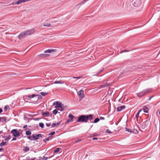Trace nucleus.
Returning <instances> with one entry per match:
<instances>
[{"label":"nucleus","instance_id":"nucleus-48","mask_svg":"<svg viewBox=\"0 0 160 160\" xmlns=\"http://www.w3.org/2000/svg\"><path fill=\"white\" fill-rule=\"evenodd\" d=\"M82 77V76H80V77H73V78L79 79L81 78Z\"/></svg>","mask_w":160,"mask_h":160},{"label":"nucleus","instance_id":"nucleus-39","mask_svg":"<svg viewBox=\"0 0 160 160\" xmlns=\"http://www.w3.org/2000/svg\"><path fill=\"white\" fill-rule=\"evenodd\" d=\"M27 138L30 140L31 141H33V139L32 138V137L30 136H29L27 137Z\"/></svg>","mask_w":160,"mask_h":160},{"label":"nucleus","instance_id":"nucleus-64","mask_svg":"<svg viewBox=\"0 0 160 160\" xmlns=\"http://www.w3.org/2000/svg\"><path fill=\"white\" fill-rule=\"evenodd\" d=\"M39 158L43 159V158H42L41 157H40Z\"/></svg>","mask_w":160,"mask_h":160},{"label":"nucleus","instance_id":"nucleus-57","mask_svg":"<svg viewBox=\"0 0 160 160\" xmlns=\"http://www.w3.org/2000/svg\"><path fill=\"white\" fill-rule=\"evenodd\" d=\"M2 112V110L1 108H0V113H1Z\"/></svg>","mask_w":160,"mask_h":160},{"label":"nucleus","instance_id":"nucleus-60","mask_svg":"<svg viewBox=\"0 0 160 160\" xmlns=\"http://www.w3.org/2000/svg\"><path fill=\"white\" fill-rule=\"evenodd\" d=\"M2 117H0V122H2Z\"/></svg>","mask_w":160,"mask_h":160},{"label":"nucleus","instance_id":"nucleus-53","mask_svg":"<svg viewBox=\"0 0 160 160\" xmlns=\"http://www.w3.org/2000/svg\"><path fill=\"white\" fill-rule=\"evenodd\" d=\"M98 138H94L92 139L93 140H98Z\"/></svg>","mask_w":160,"mask_h":160},{"label":"nucleus","instance_id":"nucleus-27","mask_svg":"<svg viewBox=\"0 0 160 160\" xmlns=\"http://www.w3.org/2000/svg\"><path fill=\"white\" fill-rule=\"evenodd\" d=\"M68 117L69 118H70L72 120H73V118H75V117H74L73 115L71 113L69 114Z\"/></svg>","mask_w":160,"mask_h":160},{"label":"nucleus","instance_id":"nucleus-15","mask_svg":"<svg viewBox=\"0 0 160 160\" xmlns=\"http://www.w3.org/2000/svg\"><path fill=\"white\" fill-rule=\"evenodd\" d=\"M148 122L147 120L145 121L144 122L142 123V128H146L147 126V123Z\"/></svg>","mask_w":160,"mask_h":160},{"label":"nucleus","instance_id":"nucleus-24","mask_svg":"<svg viewBox=\"0 0 160 160\" xmlns=\"http://www.w3.org/2000/svg\"><path fill=\"white\" fill-rule=\"evenodd\" d=\"M64 83V82H61V81H55L54 82V84H62Z\"/></svg>","mask_w":160,"mask_h":160},{"label":"nucleus","instance_id":"nucleus-49","mask_svg":"<svg viewBox=\"0 0 160 160\" xmlns=\"http://www.w3.org/2000/svg\"><path fill=\"white\" fill-rule=\"evenodd\" d=\"M104 69V68H102L101 70H100L99 71H98V72L97 73V74H99V73H100Z\"/></svg>","mask_w":160,"mask_h":160},{"label":"nucleus","instance_id":"nucleus-13","mask_svg":"<svg viewBox=\"0 0 160 160\" xmlns=\"http://www.w3.org/2000/svg\"><path fill=\"white\" fill-rule=\"evenodd\" d=\"M110 85V84L108 83L107 82H106L105 83L102 84L99 86V88H105L106 87H108Z\"/></svg>","mask_w":160,"mask_h":160},{"label":"nucleus","instance_id":"nucleus-8","mask_svg":"<svg viewBox=\"0 0 160 160\" xmlns=\"http://www.w3.org/2000/svg\"><path fill=\"white\" fill-rule=\"evenodd\" d=\"M35 32V30L33 29H29L25 31V32L26 35L27 36L31 35L32 34L34 33Z\"/></svg>","mask_w":160,"mask_h":160},{"label":"nucleus","instance_id":"nucleus-32","mask_svg":"<svg viewBox=\"0 0 160 160\" xmlns=\"http://www.w3.org/2000/svg\"><path fill=\"white\" fill-rule=\"evenodd\" d=\"M142 110H139L138 111V112L135 115V117L136 118H138L139 114L140 112Z\"/></svg>","mask_w":160,"mask_h":160},{"label":"nucleus","instance_id":"nucleus-58","mask_svg":"<svg viewBox=\"0 0 160 160\" xmlns=\"http://www.w3.org/2000/svg\"><path fill=\"white\" fill-rule=\"evenodd\" d=\"M127 52V50H124L122 51L121 52L122 53V52Z\"/></svg>","mask_w":160,"mask_h":160},{"label":"nucleus","instance_id":"nucleus-18","mask_svg":"<svg viewBox=\"0 0 160 160\" xmlns=\"http://www.w3.org/2000/svg\"><path fill=\"white\" fill-rule=\"evenodd\" d=\"M61 123V121L58 122L57 123H53L52 125L51 128H53L59 125Z\"/></svg>","mask_w":160,"mask_h":160},{"label":"nucleus","instance_id":"nucleus-41","mask_svg":"<svg viewBox=\"0 0 160 160\" xmlns=\"http://www.w3.org/2000/svg\"><path fill=\"white\" fill-rule=\"evenodd\" d=\"M73 121V120H72L71 119H68L66 122L67 123H68L70 122H72Z\"/></svg>","mask_w":160,"mask_h":160},{"label":"nucleus","instance_id":"nucleus-7","mask_svg":"<svg viewBox=\"0 0 160 160\" xmlns=\"http://www.w3.org/2000/svg\"><path fill=\"white\" fill-rule=\"evenodd\" d=\"M35 32V30L33 29H29L25 31V32L26 35L27 36L31 35L32 34L34 33Z\"/></svg>","mask_w":160,"mask_h":160},{"label":"nucleus","instance_id":"nucleus-45","mask_svg":"<svg viewBox=\"0 0 160 160\" xmlns=\"http://www.w3.org/2000/svg\"><path fill=\"white\" fill-rule=\"evenodd\" d=\"M60 108V109H58V110L60 111L61 112H62V111H63L64 110V108L63 107H62V108Z\"/></svg>","mask_w":160,"mask_h":160},{"label":"nucleus","instance_id":"nucleus-44","mask_svg":"<svg viewBox=\"0 0 160 160\" xmlns=\"http://www.w3.org/2000/svg\"><path fill=\"white\" fill-rule=\"evenodd\" d=\"M52 157H46L45 156H43V159H45V160H46L47 159H48V158H51Z\"/></svg>","mask_w":160,"mask_h":160},{"label":"nucleus","instance_id":"nucleus-33","mask_svg":"<svg viewBox=\"0 0 160 160\" xmlns=\"http://www.w3.org/2000/svg\"><path fill=\"white\" fill-rule=\"evenodd\" d=\"M53 112V114L55 115H56L57 114L58 112V110L57 109H55L53 110L52 111Z\"/></svg>","mask_w":160,"mask_h":160},{"label":"nucleus","instance_id":"nucleus-51","mask_svg":"<svg viewBox=\"0 0 160 160\" xmlns=\"http://www.w3.org/2000/svg\"><path fill=\"white\" fill-rule=\"evenodd\" d=\"M40 118H34V120H36V121H38L40 119Z\"/></svg>","mask_w":160,"mask_h":160},{"label":"nucleus","instance_id":"nucleus-21","mask_svg":"<svg viewBox=\"0 0 160 160\" xmlns=\"http://www.w3.org/2000/svg\"><path fill=\"white\" fill-rule=\"evenodd\" d=\"M144 112L147 113L148 112V108L146 107H144L142 109Z\"/></svg>","mask_w":160,"mask_h":160},{"label":"nucleus","instance_id":"nucleus-12","mask_svg":"<svg viewBox=\"0 0 160 160\" xmlns=\"http://www.w3.org/2000/svg\"><path fill=\"white\" fill-rule=\"evenodd\" d=\"M78 95L80 96V97L82 98H83L84 97V91L83 90H79L78 92Z\"/></svg>","mask_w":160,"mask_h":160},{"label":"nucleus","instance_id":"nucleus-31","mask_svg":"<svg viewBox=\"0 0 160 160\" xmlns=\"http://www.w3.org/2000/svg\"><path fill=\"white\" fill-rule=\"evenodd\" d=\"M6 142H4L3 141L0 143V146L1 147H2L4 146L6 144Z\"/></svg>","mask_w":160,"mask_h":160},{"label":"nucleus","instance_id":"nucleus-14","mask_svg":"<svg viewBox=\"0 0 160 160\" xmlns=\"http://www.w3.org/2000/svg\"><path fill=\"white\" fill-rule=\"evenodd\" d=\"M125 108L126 106L124 105L119 106L117 108V110L118 112H120L122 109H124Z\"/></svg>","mask_w":160,"mask_h":160},{"label":"nucleus","instance_id":"nucleus-56","mask_svg":"<svg viewBox=\"0 0 160 160\" xmlns=\"http://www.w3.org/2000/svg\"><path fill=\"white\" fill-rule=\"evenodd\" d=\"M153 96H151L150 98H149V99L148 100H150L153 97Z\"/></svg>","mask_w":160,"mask_h":160},{"label":"nucleus","instance_id":"nucleus-16","mask_svg":"<svg viewBox=\"0 0 160 160\" xmlns=\"http://www.w3.org/2000/svg\"><path fill=\"white\" fill-rule=\"evenodd\" d=\"M2 138L5 139V141H8L11 139V136L10 135H8V137L5 136H2Z\"/></svg>","mask_w":160,"mask_h":160},{"label":"nucleus","instance_id":"nucleus-22","mask_svg":"<svg viewBox=\"0 0 160 160\" xmlns=\"http://www.w3.org/2000/svg\"><path fill=\"white\" fill-rule=\"evenodd\" d=\"M32 137L33 138L32 139H33V140H38L37 136H36V134H33L32 135Z\"/></svg>","mask_w":160,"mask_h":160},{"label":"nucleus","instance_id":"nucleus-17","mask_svg":"<svg viewBox=\"0 0 160 160\" xmlns=\"http://www.w3.org/2000/svg\"><path fill=\"white\" fill-rule=\"evenodd\" d=\"M56 51V49H48V50H46L44 52V53H51L52 52H54Z\"/></svg>","mask_w":160,"mask_h":160},{"label":"nucleus","instance_id":"nucleus-1","mask_svg":"<svg viewBox=\"0 0 160 160\" xmlns=\"http://www.w3.org/2000/svg\"><path fill=\"white\" fill-rule=\"evenodd\" d=\"M152 88H149L144 89L142 91L136 93L137 95L140 98L142 97L147 93H149L152 91Z\"/></svg>","mask_w":160,"mask_h":160},{"label":"nucleus","instance_id":"nucleus-29","mask_svg":"<svg viewBox=\"0 0 160 160\" xmlns=\"http://www.w3.org/2000/svg\"><path fill=\"white\" fill-rule=\"evenodd\" d=\"M61 149L60 148H57L54 150V153H57V152H58Z\"/></svg>","mask_w":160,"mask_h":160},{"label":"nucleus","instance_id":"nucleus-47","mask_svg":"<svg viewBox=\"0 0 160 160\" xmlns=\"http://www.w3.org/2000/svg\"><path fill=\"white\" fill-rule=\"evenodd\" d=\"M51 123H46V124L47 127H49L51 125Z\"/></svg>","mask_w":160,"mask_h":160},{"label":"nucleus","instance_id":"nucleus-11","mask_svg":"<svg viewBox=\"0 0 160 160\" xmlns=\"http://www.w3.org/2000/svg\"><path fill=\"white\" fill-rule=\"evenodd\" d=\"M27 35H26V33L24 31L20 33L18 36V38L19 39H22L24 38Z\"/></svg>","mask_w":160,"mask_h":160},{"label":"nucleus","instance_id":"nucleus-5","mask_svg":"<svg viewBox=\"0 0 160 160\" xmlns=\"http://www.w3.org/2000/svg\"><path fill=\"white\" fill-rule=\"evenodd\" d=\"M77 122H86L85 115H82L79 117Z\"/></svg>","mask_w":160,"mask_h":160},{"label":"nucleus","instance_id":"nucleus-19","mask_svg":"<svg viewBox=\"0 0 160 160\" xmlns=\"http://www.w3.org/2000/svg\"><path fill=\"white\" fill-rule=\"evenodd\" d=\"M42 114L43 117H48L49 114V112H42Z\"/></svg>","mask_w":160,"mask_h":160},{"label":"nucleus","instance_id":"nucleus-36","mask_svg":"<svg viewBox=\"0 0 160 160\" xmlns=\"http://www.w3.org/2000/svg\"><path fill=\"white\" fill-rule=\"evenodd\" d=\"M39 126L42 128L44 127V124L42 122L39 123Z\"/></svg>","mask_w":160,"mask_h":160},{"label":"nucleus","instance_id":"nucleus-63","mask_svg":"<svg viewBox=\"0 0 160 160\" xmlns=\"http://www.w3.org/2000/svg\"><path fill=\"white\" fill-rule=\"evenodd\" d=\"M133 130H134V131H137V132H138V131H137V129H133Z\"/></svg>","mask_w":160,"mask_h":160},{"label":"nucleus","instance_id":"nucleus-37","mask_svg":"<svg viewBox=\"0 0 160 160\" xmlns=\"http://www.w3.org/2000/svg\"><path fill=\"white\" fill-rule=\"evenodd\" d=\"M51 26V24L50 23H48L47 24L43 25V26L47 27H50Z\"/></svg>","mask_w":160,"mask_h":160},{"label":"nucleus","instance_id":"nucleus-30","mask_svg":"<svg viewBox=\"0 0 160 160\" xmlns=\"http://www.w3.org/2000/svg\"><path fill=\"white\" fill-rule=\"evenodd\" d=\"M32 132L30 131H27L26 132V134L27 135H30L31 134Z\"/></svg>","mask_w":160,"mask_h":160},{"label":"nucleus","instance_id":"nucleus-52","mask_svg":"<svg viewBox=\"0 0 160 160\" xmlns=\"http://www.w3.org/2000/svg\"><path fill=\"white\" fill-rule=\"evenodd\" d=\"M4 150V149L2 148H0V152L3 151Z\"/></svg>","mask_w":160,"mask_h":160},{"label":"nucleus","instance_id":"nucleus-34","mask_svg":"<svg viewBox=\"0 0 160 160\" xmlns=\"http://www.w3.org/2000/svg\"><path fill=\"white\" fill-rule=\"evenodd\" d=\"M89 0H84L82 1L80 4V5H81L82 4H84L86 2L88 1Z\"/></svg>","mask_w":160,"mask_h":160},{"label":"nucleus","instance_id":"nucleus-3","mask_svg":"<svg viewBox=\"0 0 160 160\" xmlns=\"http://www.w3.org/2000/svg\"><path fill=\"white\" fill-rule=\"evenodd\" d=\"M142 3L141 0H132L131 2V4L135 7H138L140 6Z\"/></svg>","mask_w":160,"mask_h":160},{"label":"nucleus","instance_id":"nucleus-59","mask_svg":"<svg viewBox=\"0 0 160 160\" xmlns=\"http://www.w3.org/2000/svg\"><path fill=\"white\" fill-rule=\"evenodd\" d=\"M27 125H24L23 127V128H25L27 127Z\"/></svg>","mask_w":160,"mask_h":160},{"label":"nucleus","instance_id":"nucleus-35","mask_svg":"<svg viewBox=\"0 0 160 160\" xmlns=\"http://www.w3.org/2000/svg\"><path fill=\"white\" fill-rule=\"evenodd\" d=\"M40 94H41V95L42 96H44L46 95H47L48 94V93L45 92H41L40 93Z\"/></svg>","mask_w":160,"mask_h":160},{"label":"nucleus","instance_id":"nucleus-4","mask_svg":"<svg viewBox=\"0 0 160 160\" xmlns=\"http://www.w3.org/2000/svg\"><path fill=\"white\" fill-rule=\"evenodd\" d=\"M11 133L15 138L19 137L20 135L19 132L17 129L12 130L11 131Z\"/></svg>","mask_w":160,"mask_h":160},{"label":"nucleus","instance_id":"nucleus-25","mask_svg":"<svg viewBox=\"0 0 160 160\" xmlns=\"http://www.w3.org/2000/svg\"><path fill=\"white\" fill-rule=\"evenodd\" d=\"M125 131H127V132H130L131 133H132L133 132L132 130L130 129H128L127 128V127H125Z\"/></svg>","mask_w":160,"mask_h":160},{"label":"nucleus","instance_id":"nucleus-46","mask_svg":"<svg viewBox=\"0 0 160 160\" xmlns=\"http://www.w3.org/2000/svg\"><path fill=\"white\" fill-rule=\"evenodd\" d=\"M55 132L53 131L52 132H51V133L49 134V135H53L55 133Z\"/></svg>","mask_w":160,"mask_h":160},{"label":"nucleus","instance_id":"nucleus-43","mask_svg":"<svg viewBox=\"0 0 160 160\" xmlns=\"http://www.w3.org/2000/svg\"><path fill=\"white\" fill-rule=\"evenodd\" d=\"M29 148L28 147H26L25 148V149H24V150L25 151H28L29 150Z\"/></svg>","mask_w":160,"mask_h":160},{"label":"nucleus","instance_id":"nucleus-26","mask_svg":"<svg viewBox=\"0 0 160 160\" xmlns=\"http://www.w3.org/2000/svg\"><path fill=\"white\" fill-rule=\"evenodd\" d=\"M51 138V136H49V137H48V138H46L45 139H43V141L44 142V143H46V142H47V141H48L49 140V138Z\"/></svg>","mask_w":160,"mask_h":160},{"label":"nucleus","instance_id":"nucleus-9","mask_svg":"<svg viewBox=\"0 0 160 160\" xmlns=\"http://www.w3.org/2000/svg\"><path fill=\"white\" fill-rule=\"evenodd\" d=\"M93 115L91 114L85 115L86 122H87L89 120H91L93 119Z\"/></svg>","mask_w":160,"mask_h":160},{"label":"nucleus","instance_id":"nucleus-55","mask_svg":"<svg viewBox=\"0 0 160 160\" xmlns=\"http://www.w3.org/2000/svg\"><path fill=\"white\" fill-rule=\"evenodd\" d=\"M36 159V158H34L30 159V160H35Z\"/></svg>","mask_w":160,"mask_h":160},{"label":"nucleus","instance_id":"nucleus-10","mask_svg":"<svg viewBox=\"0 0 160 160\" xmlns=\"http://www.w3.org/2000/svg\"><path fill=\"white\" fill-rule=\"evenodd\" d=\"M50 55L48 54H41L38 55L37 56L38 58H43L49 56Z\"/></svg>","mask_w":160,"mask_h":160},{"label":"nucleus","instance_id":"nucleus-20","mask_svg":"<svg viewBox=\"0 0 160 160\" xmlns=\"http://www.w3.org/2000/svg\"><path fill=\"white\" fill-rule=\"evenodd\" d=\"M36 134V136H37L38 139H39V138H44L45 137L44 135L42 134Z\"/></svg>","mask_w":160,"mask_h":160},{"label":"nucleus","instance_id":"nucleus-40","mask_svg":"<svg viewBox=\"0 0 160 160\" xmlns=\"http://www.w3.org/2000/svg\"><path fill=\"white\" fill-rule=\"evenodd\" d=\"M81 141H82L81 139H77L76 140H75V142L76 143H78V142H81Z\"/></svg>","mask_w":160,"mask_h":160},{"label":"nucleus","instance_id":"nucleus-54","mask_svg":"<svg viewBox=\"0 0 160 160\" xmlns=\"http://www.w3.org/2000/svg\"><path fill=\"white\" fill-rule=\"evenodd\" d=\"M17 140L16 138H13V139H12V140H11V141H15V140Z\"/></svg>","mask_w":160,"mask_h":160},{"label":"nucleus","instance_id":"nucleus-50","mask_svg":"<svg viewBox=\"0 0 160 160\" xmlns=\"http://www.w3.org/2000/svg\"><path fill=\"white\" fill-rule=\"evenodd\" d=\"M99 119L101 120H104L105 119V118L104 117H100V118Z\"/></svg>","mask_w":160,"mask_h":160},{"label":"nucleus","instance_id":"nucleus-62","mask_svg":"<svg viewBox=\"0 0 160 160\" xmlns=\"http://www.w3.org/2000/svg\"><path fill=\"white\" fill-rule=\"evenodd\" d=\"M26 160H30V159L29 158H26Z\"/></svg>","mask_w":160,"mask_h":160},{"label":"nucleus","instance_id":"nucleus-2","mask_svg":"<svg viewBox=\"0 0 160 160\" xmlns=\"http://www.w3.org/2000/svg\"><path fill=\"white\" fill-rule=\"evenodd\" d=\"M25 99H27L28 100L30 99L35 98L36 99V101H38L39 99H42V96L40 95L36 94H33L31 95H26L24 96Z\"/></svg>","mask_w":160,"mask_h":160},{"label":"nucleus","instance_id":"nucleus-28","mask_svg":"<svg viewBox=\"0 0 160 160\" xmlns=\"http://www.w3.org/2000/svg\"><path fill=\"white\" fill-rule=\"evenodd\" d=\"M99 120L100 119L98 118H97L94 119L93 122L94 123H96L98 122Z\"/></svg>","mask_w":160,"mask_h":160},{"label":"nucleus","instance_id":"nucleus-38","mask_svg":"<svg viewBox=\"0 0 160 160\" xmlns=\"http://www.w3.org/2000/svg\"><path fill=\"white\" fill-rule=\"evenodd\" d=\"M9 108V106L8 105H6L4 108V109L5 110V111H6Z\"/></svg>","mask_w":160,"mask_h":160},{"label":"nucleus","instance_id":"nucleus-42","mask_svg":"<svg viewBox=\"0 0 160 160\" xmlns=\"http://www.w3.org/2000/svg\"><path fill=\"white\" fill-rule=\"evenodd\" d=\"M106 132L107 133H111L112 132L108 129H107L106 130Z\"/></svg>","mask_w":160,"mask_h":160},{"label":"nucleus","instance_id":"nucleus-23","mask_svg":"<svg viewBox=\"0 0 160 160\" xmlns=\"http://www.w3.org/2000/svg\"><path fill=\"white\" fill-rule=\"evenodd\" d=\"M2 122H7V117H2Z\"/></svg>","mask_w":160,"mask_h":160},{"label":"nucleus","instance_id":"nucleus-6","mask_svg":"<svg viewBox=\"0 0 160 160\" xmlns=\"http://www.w3.org/2000/svg\"><path fill=\"white\" fill-rule=\"evenodd\" d=\"M53 105H56V107L58 108H61L63 107V104H62V103L59 101L54 102L53 103Z\"/></svg>","mask_w":160,"mask_h":160},{"label":"nucleus","instance_id":"nucleus-61","mask_svg":"<svg viewBox=\"0 0 160 160\" xmlns=\"http://www.w3.org/2000/svg\"><path fill=\"white\" fill-rule=\"evenodd\" d=\"M3 133V132L2 131H0V134L2 133Z\"/></svg>","mask_w":160,"mask_h":160}]
</instances>
